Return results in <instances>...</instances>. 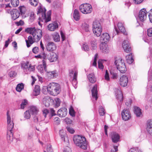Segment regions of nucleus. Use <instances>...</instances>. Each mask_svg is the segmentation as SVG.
<instances>
[{"instance_id":"17","label":"nucleus","mask_w":152,"mask_h":152,"mask_svg":"<svg viewBox=\"0 0 152 152\" xmlns=\"http://www.w3.org/2000/svg\"><path fill=\"white\" fill-rule=\"evenodd\" d=\"M110 39V36L107 33L103 34L100 38L101 42L105 43L108 41Z\"/></svg>"},{"instance_id":"26","label":"nucleus","mask_w":152,"mask_h":152,"mask_svg":"<svg viewBox=\"0 0 152 152\" xmlns=\"http://www.w3.org/2000/svg\"><path fill=\"white\" fill-rule=\"evenodd\" d=\"M58 28V24L56 23H50L48 26V28L49 31H53Z\"/></svg>"},{"instance_id":"44","label":"nucleus","mask_w":152,"mask_h":152,"mask_svg":"<svg viewBox=\"0 0 152 152\" xmlns=\"http://www.w3.org/2000/svg\"><path fill=\"white\" fill-rule=\"evenodd\" d=\"M55 102L56 107H57L60 106L61 101L58 98H55Z\"/></svg>"},{"instance_id":"51","label":"nucleus","mask_w":152,"mask_h":152,"mask_svg":"<svg viewBox=\"0 0 152 152\" xmlns=\"http://www.w3.org/2000/svg\"><path fill=\"white\" fill-rule=\"evenodd\" d=\"M16 74L17 73L15 71H11L9 72V75L10 77H14L16 75Z\"/></svg>"},{"instance_id":"56","label":"nucleus","mask_w":152,"mask_h":152,"mask_svg":"<svg viewBox=\"0 0 152 152\" xmlns=\"http://www.w3.org/2000/svg\"><path fill=\"white\" fill-rule=\"evenodd\" d=\"M83 26L86 31H88L89 30V25L86 23H84L83 24Z\"/></svg>"},{"instance_id":"7","label":"nucleus","mask_w":152,"mask_h":152,"mask_svg":"<svg viewBox=\"0 0 152 152\" xmlns=\"http://www.w3.org/2000/svg\"><path fill=\"white\" fill-rule=\"evenodd\" d=\"M6 12L11 15L12 18L13 20H15L18 18L20 14L18 10L15 9H7Z\"/></svg>"},{"instance_id":"48","label":"nucleus","mask_w":152,"mask_h":152,"mask_svg":"<svg viewBox=\"0 0 152 152\" xmlns=\"http://www.w3.org/2000/svg\"><path fill=\"white\" fill-rule=\"evenodd\" d=\"M98 63L99 68L101 69H103L104 68V66L101 60L99 59L98 61Z\"/></svg>"},{"instance_id":"33","label":"nucleus","mask_w":152,"mask_h":152,"mask_svg":"<svg viewBox=\"0 0 152 152\" xmlns=\"http://www.w3.org/2000/svg\"><path fill=\"white\" fill-rule=\"evenodd\" d=\"M73 17L75 20L76 21L80 19V16L78 11L75 9L73 13Z\"/></svg>"},{"instance_id":"52","label":"nucleus","mask_w":152,"mask_h":152,"mask_svg":"<svg viewBox=\"0 0 152 152\" xmlns=\"http://www.w3.org/2000/svg\"><path fill=\"white\" fill-rule=\"evenodd\" d=\"M27 104V101L25 99L20 104V107L21 109H24L25 107V106Z\"/></svg>"},{"instance_id":"28","label":"nucleus","mask_w":152,"mask_h":152,"mask_svg":"<svg viewBox=\"0 0 152 152\" xmlns=\"http://www.w3.org/2000/svg\"><path fill=\"white\" fill-rule=\"evenodd\" d=\"M126 58L127 62L129 64H131L134 61L132 53H130L129 55H127Z\"/></svg>"},{"instance_id":"4","label":"nucleus","mask_w":152,"mask_h":152,"mask_svg":"<svg viewBox=\"0 0 152 152\" xmlns=\"http://www.w3.org/2000/svg\"><path fill=\"white\" fill-rule=\"evenodd\" d=\"M115 64L117 69L121 73H125L126 68L124 61L119 57H115Z\"/></svg>"},{"instance_id":"41","label":"nucleus","mask_w":152,"mask_h":152,"mask_svg":"<svg viewBox=\"0 0 152 152\" xmlns=\"http://www.w3.org/2000/svg\"><path fill=\"white\" fill-rule=\"evenodd\" d=\"M59 134L62 140L65 142V138H67V137H65L64 136V135L65 134V133L63 132V130H61L60 131Z\"/></svg>"},{"instance_id":"30","label":"nucleus","mask_w":152,"mask_h":152,"mask_svg":"<svg viewBox=\"0 0 152 152\" xmlns=\"http://www.w3.org/2000/svg\"><path fill=\"white\" fill-rule=\"evenodd\" d=\"M56 71H53L52 72H47V75L50 78H54L57 75V74L56 73Z\"/></svg>"},{"instance_id":"38","label":"nucleus","mask_w":152,"mask_h":152,"mask_svg":"<svg viewBox=\"0 0 152 152\" xmlns=\"http://www.w3.org/2000/svg\"><path fill=\"white\" fill-rule=\"evenodd\" d=\"M24 85L23 83L18 84L16 88V90L18 92H20L23 89Z\"/></svg>"},{"instance_id":"31","label":"nucleus","mask_w":152,"mask_h":152,"mask_svg":"<svg viewBox=\"0 0 152 152\" xmlns=\"http://www.w3.org/2000/svg\"><path fill=\"white\" fill-rule=\"evenodd\" d=\"M93 28L99 29V28L102 29V27L100 23L97 20L94 22L93 24Z\"/></svg>"},{"instance_id":"34","label":"nucleus","mask_w":152,"mask_h":152,"mask_svg":"<svg viewBox=\"0 0 152 152\" xmlns=\"http://www.w3.org/2000/svg\"><path fill=\"white\" fill-rule=\"evenodd\" d=\"M93 31L94 34L97 37L100 36L102 31V29L99 28V29L97 28H93Z\"/></svg>"},{"instance_id":"15","label":"nucleus","mask_w":152,"mask_h":152,"mask_svg":"<svg viewBox=\"0 0 152 152\" xmlns=\"http://www.w3.org/2000/svg\"><path fill=\"white\" fill-rule=\"evenodd\" d=\"M128 82V77L124 75L121 76L120 79L119 84L123 87H125L127 85Z\"/></svg>"},{"instance_id":"64","label":"nucleus","mask_w":152,"mask_h":152,"mask_svg":"<svg viewBox=\"0 0 152 152\" xmlns=\"http://www.w3.org/2000/svg\"><path fill=\"white\" fill-rule=\"evenodd\" d=\"M47 151L48 152H53V150L51 145H49L47 146Z\"/></svg>"},{"instance_id":"12","label":"nucleus","mask_w":152,"mask_h":152,"mask_svg":"<svg viewBox=\"0 0 152 152\" xmlns=\"http://www.w3.org/2000/svg\"><path fill=\"white\" fill-rule=\"evenodd\" d=\"M123 47L124 51L126 53H129L131 51L130 44L128 40H125L123 42Z\"/></svg>"},{"instance_id":"60","label":"nucleus","mask_w":152,"mask_h":152,"mask_svg":"<svg viewBox=\"0 0 152 152\" xmlns=\"http://www.w3.org/2000/svg\"><path fill=\"white\" fill-rule=\"evenodd\" d=\"M43 114L45 118H46L47 115L49 113V111L47 109H45L42 110Z\"/></svg>"},{"instance_id":"55","label":"nucleus","mask_w":152,"mask_h":152,"mask_svg":"<svg viewBox=\"0 0 152 152\" xmlns=\"http://www.w3.org/2000/svg\"><path fill=\"white\" fill-rule=\"evenodd\" d=\"M147 35L150 37H152V28L148 29L147 31Z\"/></svg>"},{"instance_id":"8","label":"nucleus","mask_w":152,"mask_h":152,"mask_svg":"<svg viewBox=\"0 0 152 152\" xmlns=\"http://www.w3.org/2000/svg\"><path fill=\"white\" fill-rule=\"evenodd\" d=\"M7 129L10 132L12 131L14 127V123L12 120H11V118L8 111L7 113Z\"/></svg>"},{"instance_id":"14","label":"nucleus","mask_w":152,"mask_h":152,"mask_svg":"<svg viewBox=\"0 0 152 152\" xmlns=\"http://www.w3.org/2000/svg\"><path fill=\"white\" fill-rule=\"evenodd\" d=\"M114 89L116 98L120 101H123V96L121 91L119 89L116 88Z\"/></svg>"},{"instance_id":"53","label":"nucleus","mask_w":152,"mask_h":152,"mask_svg":"<svg viewBox=\"0 0 152 152\" xmlns=\"http://www.w3.org/2000/svg\"><path fill=\"white\" fill-rule=\"evenodd\" d=\"M10 132V135H8L7 136V139L8 140H9L10 141H12L13 140V134L12 133V131Z\"/></svg>"},{"instance_id":"10","label":"nucleus","mask_w":152,"mask_h":152,"mask_svg":"<svg viewBox=\"0 0 152 152\" xmlns=\"http://www.w3.org/2000/svg\"><path fill=\"white\" fill-rule=\"evenodd\" d=\"M32 36L34 42H38L42 37V30L39 29L37 30L36 32L34 34V35Z\"/></svg>"},{"instance_id":"23","label":"nucleus","mask_w":152,"mask_h":152,"mask_svg":"<svg viewBox=\"0 0 152 152\" xmlns=\"http://www.w3.org/2000/svg\"><path fill=\"white\" fill-rule=\"evenodd\" d=\"M106 43L101 42L100 45V50L103 53H107L108 52V49L106 47Z\"/></svg>"},{"instance_id":"9","label":"nucleus","mask_w":152,"mask_h":152,"mask_svg":"<svg viewBox=\"0 0 152 152\" xmlns=\"http://www.w3.org/2000/svg\"><path fill=\"white\" fill-rule=\"evenodd\" d=\"M121 116L122 119L124 121H127L130 118L131 115L128 109H124L121 112Z\"/></svg>"},{"instance_id":"36","label":"nucleus","mask_w":152,"mask_h":152,"mask_svg":"<svg viewBox=\"0 0 152 152\" xmlns=\"http://www.w3.org/2000/svg\"><path fill=\"white\" fill-rule=\"evenodd\" d=\"M88 78L90 82L91 83H94L96 81V79L95 77L94 74L93 73L89 74L88 76Z\"/></svg>"},{"instance_id":"62","label":"nucleus","mask_w":152,"mask_h":152,"mask_svg":"<svg viewBox=\"0 0 152 152\" xmlns=\"http://www.w3.org/2000/svg\"><path fill=\"white\" fill-rule=\"evenodd\" d=\"M66 129L71 134H73L74 132L75 131L73 129L69 127H66Z\"/></svg>"},{"instance_id":"29","label":"nucleus","mask_w":152,"mask_h":152,"mask_svg":"<svg viewBox=\"0 0 152 152\" xmlns=\"http://www.w3.org/2000/svg\"><path fill=\"white\" fill-rule=\"evenodd\" d=\"M30 111L32 115H37L39 110L36 107L32 106L30 107Z\"/></svg>"},{"instance_id":"3","label":"nucleus","mask_w":152,"mask_h":152,"mask_svg":"<svg viewBox=\"0 0 152 152\" xmlns=\"http://www.w3.org/2000/svg\"><path fill=\"white\" fill-rule=\"evenodd\" d=\"M47 89L50 94L53 96L57 95L61 91L59 84L54 83L49 84L47 87Z\"/></svg>"},{"instance_id":"39","label":"nucleus","mask_w":152,"mask_h":152,"mask_svg":"<svg viewBox=\"0 0 152 152\" xmlns=\"http://www.w3.org/2000/svg\"><path fill=\"white\" fill-rule=\"evenodd\" d=\"M99 111L100 116H103L105 115V112L102 106H101L99 107Z\"/></svg>"},{"instance_id":"47","label":"nucleus","mask_w":152,"mask_h":152,"mask_svg":"<svg viewBox=\"0 0 152 152\" xmlns=\"http://www.w3.org/2000/svg\"><path fill=\"white\" fill-rule=\"evenodd\" d=\"M98 54L96 53L95 54L94 57V61L93 63V65L95 66H96L97 65V59L98 58Z\"/></svg>"},{"instance_id":"19","label":"nucleus","mask_w":152,"mask_h":152,"mask_svg":"<svg viewBox=\"0 0 152 152\" xmlns=\"http://www.w3.org/2000/svg\"><path fill=\"white\" fill-rule=\"evenodd\" d=\"M146 130L149 134L152 135V120H149L148 121Z\"/></svg>"},{"instance_id":"13","label":"nucleus","mask_w":152,"mask_h":152,"mask_svg":"<svg viewBox=\"0 0 152 152\" xmlns=\"http://www.w3.org/2000/svg\"><path fill=\"white\" fill-rule=\"evenodd\" d=\"M46 48L48 51L53 52L56 50V46L53 42H50L47 43Z\"/></svg>"},{"instance_id":"61","label":"nucleus","mask_w":152,"mask_h":152,"mask_svg":"<svg viewBox=\"0 0 152 152\" xmlns=\"http://www.w3.org/2000/svg\"><path fill=\"white\" fill-rule=\"evenodd\" d=\"M105 79L108 81L110 80L109 73L107 70L106 71L105 74L104 76Z\"/></svg>"},{"instance_id":"22","label":"nucleus","mask_w":152,"mask_h":152,"mask_svg":"<svg viewBox=\"0 0 152 152\" xmlns=\"http://www.w3.org/2000/svg\"><path fill=\"white\" fill-rule=\"evenodd\" d=\"M92 95L93 98H95V100H96L98 99L97 91V86L95 85L93 87L92 90H91Z\"/></svg>"},{"instance_id":"46","label":"nucleus","mask_w":152,"mask_h":152,"mask_svg":"<svg viewBox=\"0 0 152 152\" xmlns=\"http://www.w3.org/2000/svg\"><path fill=\"white\" fill-rule=\"evenodd\" d=\"M128 152H142L138 148H131Z\"/></svg>"},{"instance_id":"6","label":"nucleus","mask_w":152,"mask_h":152,"mask_svg":"<svg viewBox=\"0 0 152 152\" xmlns=\"http://www.w3.org/2000/svg\"><path fill=\"white\" fill-rule=\"evenodd\" d=\"M21 68L26 73L28 74L30 72L33 71L35 69L34 66H32L28 62H24L21 64Z\"/></svg>"},{"instance_id":"35","label":"nucleus","mask_w":152,"mask_h":152,"mask_svg":"<svg viewBox=\"0 0 152 152\" xmlns=\"http://www.w3.org/2000/svg\"><path fill=\"white\" fill-rule=\"evenodd\" d=\"M77 71H75L74 76L72 80V84L75 87L77 83Z\"/></svg>"},{"instance_id":"27","label":"nucleus","mask_w":152,"mask_h":152,"mask_svg":"<svg viewBox=\"0 0 152 152\" xmlns=\"http://www.w3.org/2000/svg\"><path fill=\"white\" fill-rule=\"evenodd\" d=\"M28 40H26V44L28 48L34 42L33 39V37L30 35L28 37Z\"/></svg>"},{"instance_id":"40","label":"nucleus","mask_w":152,"mask_h":152,"mask_svg":"<svg viewBox=\"0 0 152 152\" xmlns=\"http://www.w3.org/2000/svg\"><path fill=\"white\" fill-rule=\"evenodd\" d=\"M38 0H29V3L30 4L34 6H36L38 2Z\"/></svg>"},{"instance_id":"42","label":"nucleus","mask_w":152,"mask_h":152,"mask_svg":"<svg viewBox=\"0 0 152 152\" xmlns=\"http://www.w3.org/2000/svg\"><path fill=\"white\" fill-rule=\"evenodd\" d=\"M11 4L14 7L18 6L19 4V0H11Z\"/></svg>"},{"instance_id":"2","label":"nucleus","mask_w":152,"mask_h":152,"mask_svg":"<svg viewBox=\"0 0 152 152\" xmlns=\"http://www.w3.org/2000/svg\"><path fill=\"white\" fill-rule=\"evenodd\" d=\"M73 140L76 146L84 150L87 149L88 144L85 137L78 135L75 136Z\"/></svg>"},{"instance_id":"11","label":"nucleus","mask_w":152,"mask_h":152,"mask_svg":"<svg viewBox=\"0 0 152 152\" xmlns=\"http://www.w3.org/2000/svg\"><path fill=\"white\" fill-rule=\"evenodd\" d=\"M146 10L142 9L141 10L139 13L138 17L140 21L143 22L147 18V13L145 12Z\"/></svg>"},{"instance_id":"24","label":"nucleus","mask_w":152,"mask_h":152,"mask_svg":"<svg viewBox=\"0 0 152 152\" xmlns=\"http://www.w3.org/2000/svg\"><path fill=\"white\" fill-rule=\"evenodd\" d=\"M134 112L137 117H140L142 115V113L141 109L138 107H134Z\"/></svg>"},{"instance_id":"43","label":"nucleus","mask_w":152,"mask_h":152,"mask_svg":"<svg viewBox=\"0 0 152 152\" xmlns=\"http://www.w3.org/2000/svg\"><path fill=\"white\" fill-rule=\"evenodd\" d=\"M69 113L72 117H74L75 115V112L72 107H71L69 108Z\"/></svg>"},{"instance_id":"45","label":"nucleus","mask_w":152,"mask_h":152,"mask_svg":"<svg viewBox=\"0 0 152 152\" xmlns=\"http://www.w3.org/2000/svg\"><path fill=\"white\" fill-rule=\"evenodd\" d=\"M31 117L30 113L29 110L26 111L24 113V117L27 119L30 118Z\"/></svg>"},{"instance_id":"32","label":"nucleus","mask_w":152,"mask_h":152,"mask_svg":"<svg viewBox=\"0 0 152 152\" xmlns=\"http://www.w3.org/2000/svg\"><path fill=\"white\" fill-rule=\"evenodd\" d=\"M53 39L55 42H58L60 40V37L58 33L56 32L52 34Z\"/></svg>"},{"instance_id":"20","label":"nucleus","mask_w":152,"mask_h":152,"mask_svg":"<svg viewBox=\"0 0 152 152\" xmlns=\"http://www.w3.org/2000/svg\"><path fill=\"white\" fill-rule=\"evenodd\" d=\"M38 29H36L35 27L27 28H26L25 31L27 33H29L32 35H34V34L36 32Z\"/></svg>"},{"instance_id":"21","label":"nucleus","mask_w":152,"mask_h":152,"mask_svg":"<svg viewBox=\"0 0 152 152\" xmlns=\"http://www.w3.org/2000/svg\"><path fill=\"white\" fill-rule=\"evenodd\" d=\"M58 58V56L57 54L55 53H52L50 54L48 59L50 62H53L56 61Z\"/></svg>"},{"instance_id":"58","label":"nucleus","mask_w":152,"mask_h":152,"mask_svg":"<svg viewBox=\"0 0 152 152\" xmlns=\"http://www.w3.org/2000/svg\"><path fill=\"white\" fill-rule=\"evenodd\" d=\"M148 81L152 80V72L149 71L148 72Z\"/></svg>"},{"instance_id":"5","label":"nucleus","mask_w":152,"mask_h":152,"mask_svg":"<svg viewBox=\"0 0 152 152\" xmlns=\"http://www.w3.org/2000/svg\"><path fill=\"white\" fill-rule=\"evenodd\" d=\"M81 12L84 14H88L91 12L92 10L91 5L87 3L81 4L79 7Z\"/></svg>"},{"instance_id":"50","label":"nucleus","mask_w":152,"mask_h":152,"mask_svg":"<svg viewBox=\"0 0 152 152\" xmlns=\"http://www.w3.org/2000/svg\"><path fill=\"white\" fill-rule=\"evenodd\" d=\"M20 13L21 15L24 14L25 13V8L24 7L21 6L19 7Z\"/></svg>"},{"instance_id":"25","label":"nucleus","mask_w":152,"mask_h":152,"mask_svg":"<svg viewBox=\"0 0 152 152\" xmlns=\"http://www.w3.org/2000/svg\"><path fill=\"white\" fill-rule=\"evenodd\" d=\"M40 93V86L38 85H35L33 92V94L35 96H37Z\"/></svg>"},{"instance_id":"57","label":"nucleus","mask_w":152,"mask_h":152,"mask_svg":"<svg viewBox=\"0 0 152 152\" xmlns=\"http://www.w3.org/2000/svg\"><path fill=\"white\" fill-rule=\"evenodd\" d=\"M82 49L85 51H88L89 50L88 45L86 44H83L82 46Z\"/></svg>"},{"instance_id":"18","label":"nucleus","mask_w":152,"mask_h":152,"mask_svg":"<svg viewBox=\"0 0 152 152\" xmlns=\"http://www.w3.org/2000/svg\"><path fill=\"white\" fill-rule=\"evenodd\" d=\"M111 138L113 142L117 143L120 140L119 135L115 132H112L111 133Z\"/></svg>"},{"instance_id":"37","label":"nucleus","mask_w":152,"mask_h":152,"mask_svg":"<svg viewBox=\"0 0 152 152\" xmlns=\"http://www.w3.org/2000/svg\"><path fill=\"white\" fill-rule=\"evenodd\" d=\"M46 57L47 55L46 54H45V53H44L43 54V60H42V64L43 66L44 67V69L46 72H47L46 64L47 61V59L46 58Z\"/></svg>"},{"instance_id":"63","label":"nucleus","mask_w":152,"mask_h":152,"mask_svg":"<svg viewBox=\"0 0 152 152\" xmlns=\"http://www.w3.org/2000/svg\"><path fill=\"white\" fill-rule=\"evenodd\" d=\"M34 116L32 120L35 123H37L38 122V118L37 115H34Z\"/></svg>"},{"instance_id":"16","label":"nucleus","mask_w":152,"mask_h":152,"mask_svg":"<svg viewBox=\"0 0 152 152\" xmlns=\"http://www.w3.org/2000/svg\"><path fill=\"white\" fill-rule=\"evenodd\" d=\"M67 114V109L63 107L61 108L57 111L58 115L61 117H65Z\"/></svg>"},{"instance_id":"59","label":"nucleus","mask_w":152,"mask_h":152,"mask_svg":"<svg viewBox=\"0 0 152 152\" xmlns=\"http://www.w3.org/2000/svg\"><path fill=\"white\" fill-rule=\"evenodd\" d=\"M43 102L44 105L46 107H49L50 105V102H49V101L48 100H44L43 101Z\"/></svg>"},{"instance_id":"49","label":"nucleus","mask_w":152,"mask_h":152,"mask_svg":"<svg viewBox=\"0 0 152 152\" xmlns=\"http://www.w3.org/2000/svg\"><path fill=\"white\" fill-rule=\"evenodd\" d=\"M147 92L150 94H152V85H149L148 86Z\"/></svg>"},{"instance_id":"1","label":"nucleus","mask_w":152,"mask_h":152,"mask_svg":"<svg viewBox=\"0 0 152 152\" xmlns=\"http://www.w3.org/2000/svg\"><path fill=\"white\" fill-rule=\"evenodd\" d=\"M38 9L37 14H41L40 15H41V17H39V19L41 20L42 21L43 20H44L45 23H47L51 20V10L48 11L46 15L45 12L46 10L45 8H43L40 5L38 7Z\"/></svg>"},{"instance_id":"54","label":"nucleus","mask_w":152,"mask_h":152,"mask_svg":"<svg viewBox=\"0 0 152 152\" xmlns=\"http://www.w3.org/2000/svg\"><path fill=\"white\" fill-rule=\"evenodd\" d=\"M32 51L34 53L37 54L39 51V48L37 47H35L32 49Z\"/></svg>"}]
</instances>
